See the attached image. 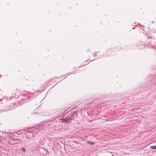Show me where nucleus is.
<instances>
[{
  "label": "nucleus",
  "instance_id": "nucleus-4",
  "mask_svg": "<svg viewBox=\"0 0 156 156\" xmlns=\"http://www.w3.org/2000/svg\"><path fill=\"white\" fill-rule=\"evenodd\" d=\"M22 150L24 152H25L26 151V149L24 147H22Z\"/></svg>",
  "mask_w": 156,
  "mask_h": 156
},
{
  "label": "nucleus",
  "instance_id": "nucleus-2",
  "mask_svg": "<svg viewBox=\"0 0 156 156\" xmlns=\"http://www.w3.org/2000/svg\"><path fill=\"white\" fill-rule=\"evenodd\" d=\"M87 144H89L90 145H93L94 144V143L91 141H88L87 142Z\"/></svg>",
  "mask_w": 156,
  "mask_h": 156
},
{
  "label": "nucleus",
  "instance_id": "nucleus-1",
  "mask_svg": "<svg viewBox=\"0 0 156 156\" xmlns=\"http://www.w3.org/2000/svg\"><path fill=\"white\" fill-rule=\"evenodd\" d=\"M73 118V117L72 116V115H71V116H68L66 117L65 120L67 122H69L71 119H72Z\"/></svg>",
  "mask_w": 156,
  "mask_h": 156
},
{
  "label": "nucleus",
  "instance_id": "nucleus-3",
  "mask_svg": "<svg viewBox=\"0 0 156 156\" xmlns=\"http://www.w3.org/2000/svg\"><path fill=\"white\" fill-rule=\"evenodd\" d=\"M151 148L154 149H156V145L151 146Z\"/></svg>",
  "mask_w": 156,
  "mask_h": 156
}]
</instances>
